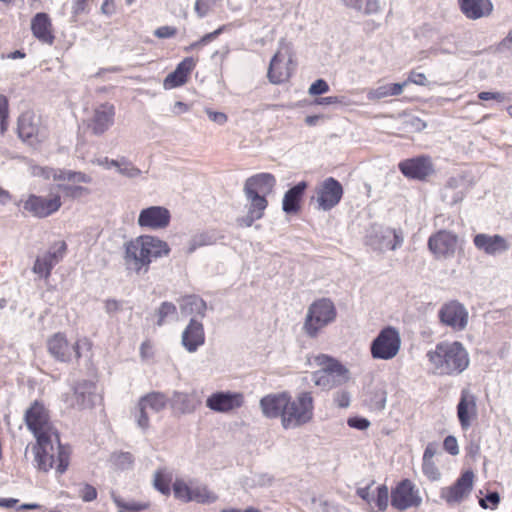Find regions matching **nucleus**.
Here are the masks:
<instances>
[{"instance_id":"f257e3e1","label":"nucleus","mask_w":512,"mask_h":512,"mask_svg":"<svg viewBox=\"0 0 512 512\" xmlns=\"http://www.w3.org/2000/svg\"><path fill=\"white\" fill-rule=\"evenodd\" d=\"M23 420L35 439L31 444L34 468L38 472L55 469L57 474H64L70 466L72 448L62 443L60 431L45 403L34 400L25 410Z\"/></svg>"},{"instance_id":"f03ea898","label":"nucleus","mask_w":512,"mask_h":512,"mask_svg":"<svg viewBox=\"0 0 512 512\" xmlns=\"http://www.w3.org/2000/svg\"><path fill=\"white\" fill-rule=\"evenodd\" d=\"M260 407L265 417L280 418L284 429L304 426L314 418V398L303 391L292 398L289 392L268 394L261 398Z\"/></svg>"},{"instance_id":"7ed1b4c3","label":"nucleus","mask_w":512,"mask_h":512,"mask_svg":"<svg viewBox=\"0 0 512 512\" xmlns=\"http://www.w3.org/2000/svg\"><path fill=\"white\" fill-rule=\"evenodd\" d=\"M168 243L153 235H140L124 244V262L127 270L136 274H145L150 265L158 258L169 255Z\"/></svg>"},{"instance_id":"20e7f679","label":"nucleus","mask_w":512,"mask_h":512,"mask_svg":"<svg viewBox=\"0 0 512 512\" xmlns=\"http://www.w3.org/2000/svg\"><path fill=\"white\" fill-rule=\"evenodd\" d=\"M276 183V177L268 172L254 174L245 180L243 191L248 209L246 215L238 220L240 226L250 227L264 217L269 205L268 196L274 192Z\"/></svg>"},{"instance_id":"39448f33","label":"nucleus","mask_w":512,"mask_h":512,"mask_svg":"<svg viewBox=\"0 0 512 512\" xmlns=\"http://www.w3.org/2000/svg\"><path fill=\"white\" fill-rule=\"evenodd\" d=\"M427 357L439 374H459L469 364L468 353L458 341L438 343Z\"/></svg>"},{"instance_id":"423d86ee","label":"nucleus","mask_w":512,"mask_h":512,"mask_svg":"<svg viewBox=\"0 0 512 512\" xmlns=\"http://www.w3.org/2000/svg\"><path fill=\"white\" fill-rule=\"evenodd\" d=\"M47 351L56 360L62 363L78 362L82 357V350L91 351L93 343L84 336L71 343L64 332H56L47 339Z\"/></svg>"},{"instance_id":"0eeeda50","label":"nucleus","mask_w":512,"mask_h":512,"mask_svg":"<svg viewBox=\"0 0 512 512\" xmlns=\"http://www.w3.org/2000/svg\"><path fill=\"white\" fill-rule=\"evenodd\" d=\"M337 311L334 303L328 298L315 300L308 308L303 329L309 337H316L318 333L333 322Z\"/></svg>"},{"instance_id":"6e6552de","label":"nucleus","mask_w":512,"mask_h":512,"mask_svg":"<svg viewBox=\"0 0 512 512\" xmlns=\"http://www.w3.org/2000/svg\"><path fill=\"white\" fill-rule=\"evenodd\" d=\"M427 248L436 260L451 259L462 250L459 236L446 229L432 233L427 240Z\"/></svg>"},{"instance_id":"1a4fd4ad","label":"nucleus","mask_w":512,"mask_h":512,"mask_svg":"<svg viewBox=\"0 0 512 512\" xmlns=\"http://www.w3.org/2000/svg\"><path fill=\"white\" fill-rule=\"evenodd\" d=\"M390 498L391 506L400 512L413 508L417 509L422 504L419 488L408 478L400 480L392 488Z\"/></svg>"},{"instance_id":"9d476101","label":"nucleus","mask_w":512,"mask_h":512,"mask_svg":"<svg viewBox=\"0 0 512 512\" xmlns=\"http://www.w3.org/2000/svg\"><path fill=\"white\" fill-rule=\"evenodd\" d=\"M62 207L61 195L51 188L48 195L30 194L23 201V209L36 218H47L60 210Z\"/></svg>"},{"instance_id":"9b49d317","label":"nucleus","mask_w":512,"mask_h":512,"mask_svg":"<svg viewBox=\"0 0 512 512\" xmlns=\"http://www.w3.org/2000/svg\"><path fill=\"white\" fill-rule=\"evenodd\" d=\"M401 338L399 332L391 326L380 331L378 336L372 341L370 352L374 359L390 360L399 352Z\"/></svg>"},{"instance_id":"f8f14e48","label":"nucleus","mask_w":512,"mask_h":512,"mask_svg":"<svg viewBox=\"0 0 512 512\" xmlns=\"http://www.w3.org/2000/svg\"><path fill=\"white\" fill-rule=\"evenodd\" d=\"M115 117V105L106 101L94 105L90 116L84 123L92 135L102 136L115 124Z\"/></svg>"},{"instance_id":"ddd939ff","label":"nucleus","mask_w":512,"mask_h":512,"mask_svg":"<svg viewBox=\"0 0 512 512\" xmlns=\"http://www.w3.org/2000/svg\"><path fill=\"white\" fill-rule=\"evenodd\" d=\"M58 183L53 187L54 192H62L66 198L78 199L89 193V190L77 183H89L91 178L83 172L61 171L54 175Z\"/></svg>"},{"instance_id":"4468645a","label":"nucleus","mask_w":512,"mask_h":512,"mask_svg":"<svg viewBox=\"0 0 512 512\" xmlns=\"http://www.w3.org/2000/svg\"><path fill=\"white\" fill-rule=\"evenodd\" d=\"M343 194L342 184L337 179L328 177L316 186L312 200H315L318 209L330 211L340 203Z\"/></svg>"},{"instance_id":"2eb2a0df","label":"nucleus","mask_w":512,"mask_h":512,"mask_svg":"<svg viewBox=\"0 0 512 512\" xmlns=\"http://www.w3.org/2000/svg\"><path fill=\"white\" fill-rule=\"evenodd\" d=\"M398 169L407 179L421 182L427 181L435 173L432 158L425 154L400 161Z\"/></svg>"},{"instance_id":"dca6fc26","label":"nucleus","mask_w":512,"mask_h":512,"mask_svg":"<svg viewBox=\"0 0 512 512\" xmlns=\"http://www.w3.org/2000/svg\"><path fill=\"white\" fill-rule=\"evenodd\" d=\"M18 136L29 145H38L47 138V129L32 112H24L18 119Z\"/></svg>"},{"instance_id":"f3484780","label":"nucleus","mask_w":512,"mask_h":512,"mask_svg":"<svg viewBox=\"0 0 512 512\" xmlns=\"http://www.w3.org/2000/svg\"><path fill=\"white\" fill-rule=\"evenodd\" d=\"M294 70L293 55L288 47L278 50L270 61L267 72L269 81L273 84L287 82Z\"/></svg>"},{"instance_id":"a211bd4d","label":"nucleus","mask_w":512,"mask_h":512,"mask_svg":"<svg viewBox=\"0 0 512 512\" xmlns=\"http://www.w3.org/2000/svg\"><path fill=\"white\" fill-rule=\"evenodd\" d=\"M473 478L474 474L472 471H465L453 485L441 489V498L449 505L460 503L471 492Z\"/></svg>"},{"instance_id":"6ab92c4d","label":"nucleus","mask_w":512,"mask_h":512,"mask_svg":"<svg viewBox=\"0 0 512 512\" xmlns=\"http://www.w3.org/2000/svg\"><path fill=\"white\" fill-rule=\"evenodd\" d=\"M67 250L65 241L56 242L42 257H37L33 266V272L44 279L51 275L53 267L64 257Z\"/></svg>"},{"instance_id":"aec40b11","label":"nucleus","mask_w":512,"mask_h":512,"mask_svg":"<svg viewBox=\"0 0 512 512\" xmlns=\"http://www.w3.org/2000/svg\"><path fill=\"white\" fill-rule=\"evenodd\" d=\"M168 404V398L165 394L160 392H151L143 397H141L138 401L137 409V424L142 429H147L149 427V417L147 414V408L154 412H160L166 408Z\"/></svg>"},{"instance_id":"412c9836","label":"nucleus","mask_w":512,"mask_h":512,"mask_svg":"<svg viewBox=\"0 0 512 512\" xmlns=\"http://www.w3.org/2000/svg\"><path fill=\"white\" fill-rule=\"evenodd\" d=\"M171 222L170 211L163 206H150L141 210L138 225L151 230L165 229Z\"/></svg>"},{"instance_id":"4be33fe9","label":"nucleus","mask_w":512,"mask_h":512,"mask_svg":"<svg viewBox=\"0 0 512 512\" xmlns=\"http://www.w3.org/2000/svg\"><path fill=\"white\" fill-rule=\"evenodd\" d=\"M244 404V396L240 392H216L206 400V406L215 412L228 413Z\"/></svg>"},{"instance_id":"5701e85b","label":"nucleus","mask_w":512,"mask_h":512,"mask_svg":"<svg viewBox=\"0 0 512 512\" xmlns=\"http://www.w3.org/2000/svg\"><path fill=\"white\" fill-rule=\"evenodd\" d=\"M439 318L443 324L460 331L463 330L468 323V312L459 302L450 301L441 307Z\"/></svg>"},{"instance_id":"b1692460","label":"nucleus","mask_w":512,"mask_h":512,"mask_svg":"<svg viewBox=\"0 0 512 512\" xmlns=\"http://www.w3.org/2000/svg\"><path fill=\"white\" fill-rule=\"evenodd\" d=\"M475 248L486 255L495 256L510 248L509 241L499 234L478 233L473 237Z\"/></svg>"},{"instance_id":"393cba45","label":"nucleus","mask_w":512,"mask_h":512,"mask_svg":"<svg viewBox=\"0 0 512 512\" xmlns=\"http://www.w3.org/2000/svg\"><path fill=\"white\" fill-rule=\"evenodd\" d=\"M31 32L34 38L46 45H53L55 42V31L52 20L47 13H36L30 24Z\"/></svg>"},{"instance_id":"a878e982","label":"nucleus","mask_w":512,"mask_h":512,"mask_svg":"<svg viewBox=\"0 0 512 512\" xmlns=\"http://www.w3.org/2000/svg\"><path fill=\"white\" fill-rule=\"evenodd\" d=\"M197 63L198 58H184L180 63H178L175 70L165 77L163 81L164 88L169 90L185 85Z\"/></svg>"},{"instance_id":"bb28decb","label":"nucleus","mask_w":512,"mask_h":512,"mask_svg":"<svg viewBox=\"0 0 512 512\" xmlns=\"http://www.w3.org/2000/svg\"><path fill=\"white\" fill-rule=\"evenodd\" d=\"M205 340L203 323L192 318L182 332L181 343L183 347L189 353H194L205 344Z\"/></svg>"},{"instance_id":"cd10ccee","label":"nucleus","mask_w":512,"mask_h":512,"mask_svg":"<svg viewBox=\"0 0 512 512\" xmlns=\"http://www.w3.org/2000/svg\"><path fill=\"white\" fill-rule=\"evenodd\" d=\"M457 417L462 430H467L477 417L476 396L466 389L462 390L460 394Z\"/></svg>"},{"instance_id":"c85d7f7f","label":"nucleus","mask_w":512,"mask_h":512,"mask_svg":"<svg viewBox=\"0 0 512 512\" xmlns=\"http://www.w3.org/2000/svg\"><path fill=\"white\" fill-rule=\"evenodd\" d=\"M462 14L470 20L489 17L493 12L491 0H458Z\"/></svg>"},{"instance_id":"c756f323","label":"nucleus","mask_w":512,"mask_h":512,"mask_svg":"<svg viewBox=\"0 0 512 512\" xmlns=\"http://www.w3.org/2000/svg\"><path fill=\"white\" fill-rule=\"evenodd\" d=\"M307 187V182L301 181L285 192L282 201V209L285 213L298 214L300 212Z\"/></svg>"},{"instance_id":"7c9ffc66","label":"nucleus","mask_w":512,"mask_h":512,"mask_svg":"<svg viewBox=\"0 0 512 512\" xmlns=\"http://www.w3.org/2000/svg\"><path fill=\"white\" fill-rule=\"evenodd\" d=\"M436 453L437 444L431 442L427 444L422 457V472L432 482L438 481L441 477V472L433 460Z\"/></svg>"},{"instance_id":"2f4dec72","label":"nucleus","mask_w":512,"mask_h":512,"mask_svg":"<svg viewBox=\"0 0 512 512\" xmlns=\"http://www.w3.org/2000/svg\"><path fill=\"white\" fill-rule=\"evenodd\" d=\"M180 309L185 315H195L203 318L206 315L207 305L197 295H186L180 299Z\"/></svg>"},{"instance_id":"473e14b6","label":"nucleus","mask_w":512,"mask_h":512,"mask_svg":"<svg viewBox=\"0 0 512 512\" xmlns=\"http://www.w3.org/2000/svg\"><path fill=\"white\" fill-rule=\"evenodd\" d=\"M96 390L95 382L82 380L77 382L74 387L75 405L84 408L91 403L92 396Z\"/></svg>"},{"instance_id":"72a5a7b5","label":"nucleus","mask_w":512,"mask_h":512,"mask_svg":"<svg viewBox=\"0 0 512 512\" xmlns=\"http://www.w3.org/2000/svg\"><path fill=\"white\" fill-rule=\"evenodd\" d=\"M314 361L316 365L321 367V370L318 372L337 376H344L348 372V370L339 361L325 354L316 356Z\"/></svg>"},{"instance_id":"f704fd0d","label":"nucleus","mask_w":512,"mask_h":512,"mask_svg":"<svg viewBox=\"0 0 512 512\" xmlns=\"http://www.w3.org/2000/svg\"><path fill=\"white\" fill-rule=\"evenodd\" d=\"M406 83H390L381 85L368 93L370 100H380L390 96H398L403 92Z\"/></svg>"},{"instance_id":"c9c22d12","label":"nucleus","mask_w":512,"mask_h":512,"mask_svg":"<svg viewBox=\"0 0 512 512\" xmlns=\"http://www.w3.org/2000/svg\"><path fill=\"white\" fill-rule=\"evenodd\" d=\"M346 7L364 14H374L379 11L378 0H342Z\"/></svg>"},{"instance_id":"e433bc0d","label":"nucleus","mask_w":512,"mask_h":512,"mask_svg":"<svg viewBox=\"0 0 512 512\" xmlns=\"http://www.w3.org/2000/svg\"><path fill=\"white\" fill-rule=\"evenodd\" d=\"M192 501L201 504H209L215 502L218 497L215 493L210 491L207 486H195L192 487L191 492Z\"/></svg>"},{"instance_id":"4c0bfd02","label":"nucleus","mask_w":512,"mask_h":512,"mask_svg":"<svg viewBox=\"0 0 512 512\" xmlns=\"http://www.w3.org/2000/svg\"><path fill=\"white\" fill-rule=\"evenodd\" d=\"M192 486L188 485L182 479H176L173 483V493L176 499L182 502H192Z\"/></svg>"},{"instance_id":"58836bf2","label":"nucleus","mask_w":512,"mask_h":512,"mask_svg":"<svg viewBox=\"0 0 512 512\" xmlns=\"http://www.w3.org/2000/svg\"><path fill=\"white\" fill-rule=\"evenodd\" d=\"M113 500L119 510H126L129 512H138L146 510L150 507V504L148 502L143 501H125L119 497H114Z\"/></svg>"},{"instance_id":"ea45409f","label":"nucleus","mask_w":512,"mask_h":512,"mask_svg":"<svg viewBox=\"0 0 512 512\" xmlns=\"http://www.w3.org/2000/svg\"><path fill=\"white\" fill-rule=\"evenodd\" d=\"M171 476L164 473V472H161V471H158L156 472L155 474V477H154V486L155 488L160 491L162 494L164 495H169L170 494V484H171Z\"/></svg>"},{"instance_id":"a19ab883","label":"nucleus","mask_w":512,"mask_h":512,"mask_svg":"<svg viewBox=\"0 0 512 512\" xmlns=\"http://www.w3.org/2000/svg\"><path fill=\"white\" fill-rule=\"evenodd\" d=\"M177 308L172 302H163L156 311L158 317L156 324L162 326L166 322L168 316L176 314Z\"/></svg>"},{"instance_id":"79ce46f5","label":"nucleus","mask_w":512,"mask_h":512,"mask_svg":"<svg viewBox=\"0 0 512 512\" xmlns=\"http://www.w3.org/2000/svg\"><path fill=\"white\" fill-rule=\"evenodd\" d=\"M9 101L8 98L0 94V134H4L8 126Z\"/></svg>"},{"instance_id":"37998d69","label":"nucleus","mask_w":512,"mask_h":512,"mask_svg":"<svg viewBox=\"0 0 512 512\" xmlns=\"http://www.w3.org/2000/svg\"><path fill=\"white\" fill-rule=\"evenodd\" d=\"M389 491L386 485L377 487V494L374 503L378 511H385L388 507Z\"/></svg>"},{"instance_id":"c03bdc74","label":"nucleus","mask_w":512,"mask_h":512,"mask_svg":"<svg viewBox=\"0 0 512 512\" xmlns=\"http://www.w3.org/2000/svg\"><path fill=\"white\" fill-rule=\"evenodd\" d=\"M224 29L225 26H221L215 31L205 34L198 41L191 43L189 47L185 48V50L188 51L210 43L215 40L224 31Z\"/></svg>"},{"instance_id":"a18cd8bd","label":"nucleus","mask_w":512,"mask_h":512,"mask_svg":"<svg viewBox=\"0 0 512 512\" xmlns=\"http://www.w3.org/2000/svg\"><path fill=\"white\" fill-rule=\"evenodd\" d=\"M403 83H406V86H408L409 84H415L419 86L429 85V81L426 75L422 72H417L415 70L409 72L407 79L404 80Z\"/></svg>"},{"instance_id":"49530a36","label":"nucleus","mask_w":512,"mask_h":512,"mask_svg":"<svg viewBox=\"0 0 512 512\" xmlns=\"http://www.w3.org/2000/svg\"><path fill=\"white\" fill-rule=\"evenodd\" d=\"M78 495L84 502H92L96 500L98 492L94 486L85 483L80 488Z\"/></svg>"},{"instance_id":"de8ad7c7","label":"nucleus","mask_w":512,"mask_h":512,"mask_svg":"<svg viewBox=\"0 0 512 512\" xmlns=\"http://www.w3.org/2000/svg\"><path fill=\"white\" fill-rule=\"evenodd\" d=\"M218 0H196L195 1V12L199 17H204L217 3Z\"/></svg>"},{"instance_id":"09e8293b","label":"nucleus","mask_w":512,"mask_h":512,"mask_svg":"<svg viewBox=\"0 0 512 512\" xmlns=\"http://www.w3.org/2000/svg\"><path fill=\"white\" fill-rule=\"evenodd\" d=\"M329 91L328 83L323 79H318L309 87V94L312 96L322 95Z\"/></svg>"},{"instance_id":"8fccbe9b","label":"nucleus","mask_w":512,"mask_h":512,"mask_svg":"<svg viewBox=\"0 0 512 512\" xmlns=\"http://www.w3.org/2000/svg\"><path fill=\"white\" fill-rule=\"evenodd\" d=\"M443 448L447 453H449L452 456L459 454V446L457 439L452 435H449L444 439Z\"/></svg>"},{"instance_id":"3c124183","label":"nucleus","mask_w":512,"mask_h":512,"mask_svg":"<svg viewBox=\"0 0 512 512\" xmlns=\"http://www.w3.org/2000/svg\"><path fill=\"white\" fill-rule=\"evenodd\" d=\"M386 404V393L385 391H376L373 393L372 398L370 399V405L375 410L384 409Z\"/></svg>"},{"instance_id":"603ef678","label":"nucleus","mask_w":512,"mask_h":512,"mask_svg":"<svg viewBox=\"0 0 512 512\" xmlns=\"http://www.w3.org/2000/svg\"><path fill=\"white\" fill-rule=\"evenodd\" d=\"M177 34V29L172 26H161L157 28L154 32V35L157 38L165 39L174 37Z\"/></svg>"},{"instance_id":"864d4df0","label":"nucleus","mask_w":512,"mask_h":512,"mask_svg":"<svg viewBox=\"0 0 512 512\" xmlns=\"http://www.w3.org/2000/svg\"><path fill=\"white\" fill-rule=\"evenodd\" d=\"M478 98L483 101L494 100L499 103L504 102L506 99L505 95L501 92H486V91L480 92L478 94Z\"/></svg>"},{"instance_id":"5fc2aeb1","label":"nucleus","mask_w":512,"mask_h":512,"mask_svg":"<svg viewBox=\"0 0 512 512\" xmlns=\"http://www.w3.org/2000/svg\"><path fill=\"white\" fill-rule=\"evenodd\" d=\"M347 423L351 428L358 430H365L370 426V422L362 417H351L348 419Z\"/></svg>"},{"instance_id":"6e6d98bb","label":"nucleus","mask_w":512,"mask_h":512,"mask_svg":"<svg viewBox=\"0 0 512 512\" xmlns=\"http://www.w3.org/2000/svg\"><path fill=\"white\" fill-rule=\"evenodd\" d=\"M105 310L108 314H114L121 310L122 304L121 301L116 299H107L104 302Z\"/></svg>"},{"instance_id":"4d7b16f0","label":"nucleus","mask_w":512,"mask_h":512,"mask_svg":"<svg viewBox=\"0 0 512 512\" xmlns=\"http://www.w3.org/2000/svg\"><path fill=\"white\" fill-rule=\"evenodd\" d=\"M313 380L317 386L328 387L330 384L328 374L323 372H314Z\"/></svg>"},{"instance_id":"13d9d810","label":"nucleus","mask_w":512,"mask_h":512,"mask_svg":"<svg viewBox=\"0 0 512 512\" xmlns=\"http://www.w3.org/2000/svg\"><path fill=\"white\" fill-rule=\"evenodd\" d=\"M207 115L210 118V120L217 122L219 124H224L227 122V115L222 112H215L212 110H207Z\"/></svg>"},{"instance_id":"bf43d9fd","label":"nucleus","mask_w":512,"mask_h":512,"mask_svg":"<svg viewBox=\"0 0 512 512\" xmlns=\"http://www.w3.org/2000/svg\"><path fill=\"white\" fill-rule=\"evenodd\" d=\"M338 103H342V100L340 97L337 96L322 97L315 100V104L317 105H331Z\"/></svg>"},{"instance_id":"052dcab7","label":"nucleus","mask_w":512,"mask_h":512,"mask_svg":"<svg viewBox=\"0 0 512 512\" xmlns=\"http://www.w3.org/2000/svg\"><path fill=\"white\" fill-rule=\"evenodd\" d=\"M101 11L106 15L113 14L115 12L114 0H104L101 6Z\"/></svg>"},{"instance_id":"680f3d73","label":"nucleus","mask_w":512,"mask_h":512,"mask_svg":"<svg viewBox=\"0 0 512 512\" xmlns=\"http://www.w3.org/2000/svg\"><path fill=\"white\" fill-rule=\"evenodd\" d=\"M87 9V0H74L73 12L76 15L82 14Z\"/></svg>"},{"instance_id":"e2e57ef3","label":"nucleus","mask_w":512,"mask_h":512,"mask_svg":"<svg viewBox=\"0 0 512 512\" xmlns=\"http://www.w3.org/2000/svg\"><path fill=\"white\" fill-rule=\"evenodd\" d=\"M409 124L417 131H421V130L425 129L427 126L426 122L419 117L411 118L409 121Z\"/></svg>"},{"instance_id":"0e129e2a","label":"nucleus","mask_w":512,"mask_h":512,"mask_svg":"<svg viewBox=\"0 0 512 512\" xmlns=\"http://www.w3.org/2000/svg\"><path fill=\"white\" fill-rule=\"evenodd\" d=\"M110 164L114 167H117L121 173L129 175V176L133 175L132 172L138 171L134 167L125 168V169L120 168V163L117 160H111Z\"/></svg>"},{"instance_id":"69168bd1","label":"nucleus","mask_w":512,"mask_h":512,"mask_svg":"<svg viewBox=\"0 0 512 512\" xmlns=\"http://www.w3.org/2000/svg\"><path fill=\"white\" fill-rule=\"evenodd\" d=\"M11 198H12V196L9 193V191H7L3 188H0V206L6 205L11 200Z\"/></svg>"},{"instance_id":"338daca9","label":"nucleus","mask_w":512,"mask_h":512,"mask_svg":"<svg viewBox=\"0 0 512 512\" xmlns=\"http://www.w3.org/2000/svg\"><path fill=\"white\" fill-rule=\"evenodd\" d=\"M18 500L13 498H0V506L5 508H13Z\"/></svg>"},{"instance_id":"774afa93","label":"nucleus","mask_w":512,"mask_h":512,"mask_svg":"<svg viewBox=\"0 0 512 512\" xmlns=\"http://www.w3.org/2000/svg\"><path fill=\"white\" fill-rule=\"evenodd\" d=\"M152 346L150 344L149 341H145L141 344V347H140V353H141V356L143 358H146L149 356L150 354V350H151Z\"/></svg>"}]
</instances>
